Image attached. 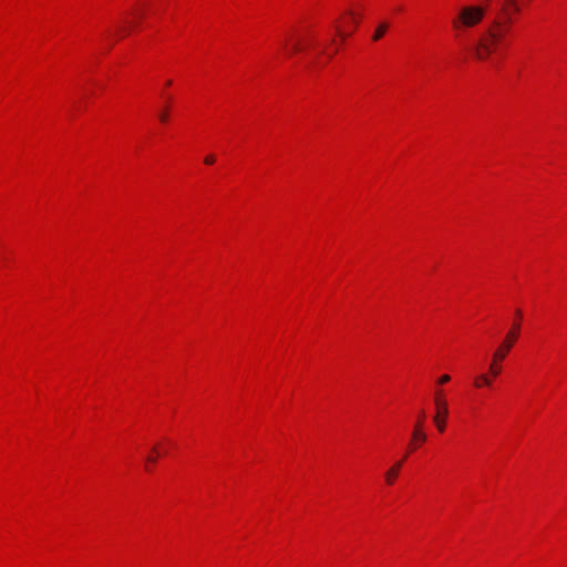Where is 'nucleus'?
<instances>
[{"label":"nucleus","mask_w":567,"mask_h":567,"mask_svg":"<svg viewBox=\"0 0 567 567\" xmlns=\"http://www.w3.org/2000/svg\"><path fill=\"white\" fill-rule=\"evenodd\" d=\"M423 420H424V412L422 411L419 415V420L416 421L414 425V431L412 433V440L419 441L421 443L426 441V434L423 432Z\"/></svg>","instance_id":"nucleus-6"},{"label":"nucleus","mask_w":567,"mask_h":567,"mask_svg":"<svg viewBox=\"0 0 567 567\" xmlns=\"http://www.w3.org/2000/svg\"><path fill=\"white\" fill-rule=\"evenodd\" d=\"M485 9L481 6H463L452 20L455 31L462 32L476 27L484 18Z\"/></svg>","instance_id":"nucleus-2"},{"label":"nucleus","mask_w":567,"mask_h":567,"mask_svg":"<svg viewBox=\"0 0 567 567\" xmlns=\"http://www.w3.org/2000/svg\"><path fill=\"white\" fill-rule=\"evenodd\" d=\"M516 317L518 320L522 318V311L519 309L516 310Z\"/></svg>","instance_id":"nucleus-15"},{"label":"nucleus","mask_w":567,"mask_h":567,"mask_svg":"<svg viewBox=\"0 0 567 567\" xmlns=\"http://www.w3.org/2000/svg\"><path fill=\"white\" fill-rule=\"evenodd\" d=\"M134 14H135L136 17H142V16H143V9H142V8L136 9V11L134 12Z\"/></svg>","instance_id":"nucleus-13"},{"label":"nucleus","mask_w":567,"mask_h":567,"mask_svg":"<svg viewBox=\"0 0 567 567\" xmlns=\"http://www.w3.org/2000/svg\"><path fill=\"white\" fill-rule=\"evenodd\" d=\"M520 12L517 0H504L499 14L489 23L474 45L478 60H487L493 53L506 49L511 43L514 16Z\"/></svg>","instance_id":"nucleus-1"},{"label":"nucleus","mask_w":567,"mask_h":567,"mask_svg":"<svg viewBox=\"0 0 567 567\" xmlns=\"http://www.w3.org/2000/svg\"><path fill=\"white\" fill-rule=\"evenodd\" d=\"M338 33H339L341 37H346L339 28H338Z\"/></svg>","instance_id":"nucleus-16"},{"label":"nucleus","mask_w":567,"mask_h":567,"mask_svg":"<svg viewBox=\"0 0 567 567\" xmlns=\"http://www.w3.org/2000/svg\"><path fill=\"white\" fill-rule=\"evenodd\" d=\"M171 84H172V81H171V80H168V81L166 82V85H171Z\"/></svg>","instance_id":"nucleus-17"},{"label":"nucleus","mask_w":567,"mask_h":567,"mask_svg":"<svg viewBox=\"0 0 567 567\" xmlns=\"http://www.w3.org/2000/svg\"><path fill=\"white\" fill-rule=\"evenodd\" d=\"M301 50H302V47L300 45V42L296 41L295 43H292L291 48L288 50V55H292Z\"/></svg>","instance_id":"nucleus-9"},{"label":"nucleus","mask_w":567,"mask_h":567,"mask_svg":"<svg viewBox=\"0 0 567 567\" xmlns=\"http://www.w3.org/2000/svg\"><path fill=\"white\" fill-rule=\"evenodd\" d=\"M146 461L148 463H155L156 462V458L154 456H147Z\"/></svg>","instance_id":"nucleus-14"},{"label":"nucleus","mask_w":567,"mask_h":567,"mask_svg":"<svg viewBox=\"0 0 567 567\" xmlns=\"http://www.w3.org/2000/svg\"><path fill=\"white\" fill-rule=\"evenodd\" d=\"M205 163H206L207 165H212V164H214V163H215V156H214V155H208V156H206V157H205Z\"/></svg>","instance_id":"nucleus-11"},{"label":"nucleus","mask_w":567,"mask_h":567,"mask_svg":"<svg viewBox=\"0 0 567 567\" xmlns=\"http://www.w3.org/2000/svg\"><path fill=\"white\" fill-rule=\"evenodd\" d=\"M386 29H388V24L385 22L379 24V27L375 29V32H374L372 39L374 41L380 40L384 35Z\"/></svg>","instance_id":"nucleus-8"},{"label":"nucleus","mask_w":567,"mask_h":567,"mask_svg":"<svg viewBox=\"0 0 567 567\" xmlns=\"http://www.w3.org/2000/svg\"><path fill=\"white\" fill-rule=\"evenodd\" d=\"M405 457H406V455H405L401 461L395 462V463H394V464H393V465H392V466H391V467L385 472V474H384V478H385V483H386L388 485H392V484L395 482V480H396V477H398V475H399V473H400V471H401V468H402V465H403V462H404Z\"/></svg>","instance_id":"nucleus-5"},{"label":"nucleus","mask_w":567,"mask_h":567,"mask_svg":"<svg viewBox=\"0 0 567 567\" xmlns=\"http://www.w3.org/2000/svg\"><path fill=\"white\" fill-rule=\"evenodd\" d=\"M519 329H520V324L517 321L513 324V328L506 334V338L503 341V343L493 353V360L489 365V372L494 377L499 375V373L502 371L499 363L506 358V355L511 351L513 344L516 342L518 334H519Z\"/></svg>","instance_id":"nucleus-3"},{"label":"nucleus","mask_w":567,"mask_h":567,"mask_svg":"<svg viewBox=\"0 0 567 567\" xmlns=\"http://www.w3.org/2000/svg\"><path fill=\"white\" fill-rule=\"evenodd\" d=\"M450 379H451V378H450V375H449V374H444V375H442V377L439 379V383H440V384L446 383V382H449V381H450Z\"/></svg>","instance_id":"nucleus-12"},{"label":"nucleus","mask_w":567,"mask_h":567,"mask_svg":"<svg viewBox=\"0 0 567 567\" xmlns=\"http://www.w3.org/2000/svg\"><path fill=\"white\" fill-rule=\"evenodd\" d=\"M158 118L162 123H166L167 120H168V111H167V107H165L159 114H158Z\"/></svg>","instance_id":"nucleus-10"},{"label":"nucleus","mask_w":567,"mask_h":567,"mask_svg":"<svg viewBox=\"0 0 567 567\" xmlns=\"http://www.w3.org/2000/svg\"><path fill=\"white\" fill-rule=\"evenodd\" d=\"M493 378H495L491 372L488 374H480L475 377L474 379V386L475 388H482V386H491L493 382Z\"/></svg>","instance_id":"nucleus-7"},{"label":"nucleus","mask_w":567,"mask_h":567,"mask_svg":"<svg viewBox=\"0 0 567 567\" xmlns=\"http://www.w3.org/2000/svg\"><path fill=\"white\" fill-rule=\"evenodd\" d=\"M414 442H415V441H413V440H412V449H415V445H413V443H414Z\"/></svg>","instance_id":"nucleus-18"},{"label":"nucleus","mask_w":567,"mask_h":567,"mask_svg":"<svg viewBox=\"0 0 567 567\" xmlns=\"http://www.w3.org/2000/svg\"><path fill=\"white\" fill-rule=\"evenodd\" d=\"M435 406L436 413L433 417V421L440 432H444L446 425V417L449 415L447 402L444 400L441 391H437L435 394Z\"/></svg>","instance_id":"nucleus-4"}]
</instances>
